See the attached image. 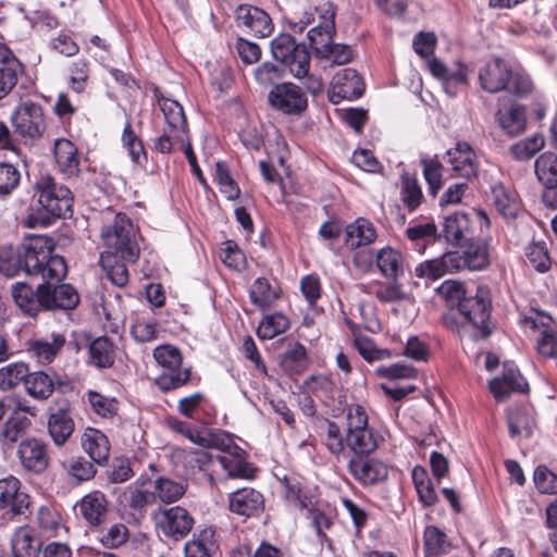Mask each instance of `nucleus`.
Masks as SVG:
<instances>
[{
    "mask_svg": "<svg viewBox=\"0 0 557 557\" xmlns=\"http://www.w3.org/2000/svg\"><path fill=\"white\" fill-rule=\"evenodd\" d=\"M54 244L48 236H29L21 246L0 247V272L14 277L24 271L27 275L42 280L60 281L65 277L67 267L63 257L53 253Z\"/></svg>",
    "mask_w": 557,
    "mask_h": 557,
    "instance_id": "1",
    "label": "nucleus"
},
{
    "mask_svg": "<svg viewBox=\"0 0 557 557\" xmlns=\"http://www.w3.org/2000/svg\"><path fill=\"white\" fill-rule=\"evenodd\" d=\"M38 193L39 209L29 214L27 225H50L57 218L72 215L74 197L69 187L55 183L50 175H42L34 185Z\"/></svg>",
    "mask_w": 557,
    "mask_h": 557,
    "instance_id": "2",
    "label": "nucleus"
},
{
    "mask_svg": "<svg viewBox=\"0 0 557 557\" xmlns=\"http://www.w3.org/2000/svg\"><path fill=\"white\" fill-rule=\"evenodd\" d=\"M271 52L275 60L284 64L297 79H305L308 92L318 95L323 90L320 77L310 74V53L304 44H297L288 34H280L271 41Z\"/></svg>",
    "mask_w": 557,
    "mask_h": 557,
    "instance_id": "3",
    "label": "nucleus"
},
{
    "mask_svg": "<svg viewBox=\"0 0 557 557\" xmlns=\"http://www.w3.org/2000/svg\"><path fill=\"white\" fill-rule=\"evenodd\" d=\"M335 8L330 1L306 9L295 21L290 28L295 33H302L308 28L307 37L311 48L324 40L333 39L335 35Z\"/></svg>",
    "mask_w": 557,
    "mask_h": 557,
    "instance_id": "4",
    "label": "nucleus"
},
{
    "mask_svg": "<svg viewBox=\"0 0 557 557\" xmlns=\"http://www.w3.org/2000/svg\"><path fill=\"white\" fill-rule=\"evenodd\" d=\"M135 233L132 220L126 214L117 213L114 220L101 230V238L106 246L101 253L119 255L125 261L135 262L139 253Z\"/></svg>",
    "mask_w": 557,
    "mask_h": 557,
    "instance_id": "5",
    "label": "nucleus"
},
{
    "mask_svg": "<svg viewBox=\"0 0 557 557\" xmlns=\"http://www.w3.org/2000/svg\"><path fill=\"white\" fill-rule=\"evenodd\" d=\"M345 442L351 457L369 456L379 446L377 436L369 426L364 408L358 404L349 405L346 413Z\"/></svg>",
    "mask_w": 557,
    "mask_h": 557,
    "instance_id": "6",
    "label": "nucleus"
},
{
    "mask_svg": "<svg viewBox=\"0 0 557 557\" xmlns=\"http://www.w3.org/2000/svg\"><path fill=\"white\" fill-rule=\"evenodd\" d=\"M481 87L495 94L508 90L516 96H523L531 91L530 79L520 74H513L511 69L500 59L488 62L479 74Z\"/></svg>",
    "mask_w": 557,
    "mask_h": 557,
    "instance_id": "7",
    "label": "nucleus"
},
{
    "mask_svg": "<svg viewBox=\"0 0 557 557\" xmlns=\"http://www.w3.org/2000/svg\"><path fill=\"white\" fill-rule=\"evenodd\" d=\"M153 358L163 371L156 379L157 386L163 392L180 388L190 380V370L182 367L181 351L172 345L154 348Z\"/></svg>",
    "mask_w": 557,
    "mask_h": 557,
    "instance_id": "8",
    "label": "nucleus"
},
{
    "mask_svg": "<svg viewBox=\"0 0 557 557\" xmlns=\"http://www.w3.org/2000/svg\"><path fill=\"white\" fill-rule=\"evenodd\" d=\"M459 313L471 327L475 337L486 338L492 330L488 326L491 315V294L486 286H476L475 292H470L463 301L459 304Z\"/></svg>",
    "mask_w": 557,
    "mask_h": 557,
    "instance_id": "9",
    "label": "nucleus"
},
{
    "mask_svg": "<svg viewBox=\"0 0 557 557\" xmlns=\"http://www.w3.org/2000/svg\"><path fill=\"white\" fill-rule=\"evenodd\" d=\"M153 519L162 534L174 541L186 537L195 523L191 515L181 506L160 508L153 513Z\"/></svg>",
    "mask_w": 557,
    "mask_h": 557,
    "instance_id": "10",
    "label": "nucleus"
},
{
    "mask_svg": "<svg viewBox=\"0 0 557 557\" xmlns=\"http://www.w3.org/2000/svg\"><path fill=\"white\" fill-rule=\"evenodd\" d=\"M15 132L25 139L41 137L46 129L42 109L32 101L22 102L12 115Z\"/></svg>",
    "mask_w": 557,
    "mask_h": 557,
    "instance_id": "11",
    "label": "nucleus"
},
{
    "mask_svg": "<svg viewBox=\"0 0 557 557\" xmlns=\"http://www.w3.org/2000/svg\"><path fill=\"white\" fill-rule=\"evenodd\" d=\"M63 280H44L40 296L45 310H71L77 306V292L70 284H60Z\"/></svg>",
    "mask_w": 557,
    "mask_h": 557,
    "instance_id": "12",
    "label": "nucleus"
},
{
    "mask_svg": "<svg viewBox=\"0 0 557 557\" xmlns=\"http://www.w3.org/2000/svg\"><path fill=\"white\" fill-rule=\"evenodd\" d=\"M364 91V84L352 69H344L338 71L329 89V99L332 103L338 104L343 100H355L359 98Z\"/></svg>",
    "mask_w": 557,
    "mask_h": 557,
    "instance_id": "13",
    "label": "nucleus"
},
{
    "mask_svg": "<svg viewBox=\"0 0 557 557\" xmlns=\"http://www.w3.org/2000/svg\"><path fill=\"white\" fill-rule=\"evenodd\" d=\"M447 163L455 176L471 181L478 177L479 160L473 148L467 141H458L446 152Z\"/></svg>",
    "mask_w": 557,
    "mask_h": 557,
    "instance_id": "14",
    "label": "nucleus"
},
{
    "mask_svg": "<svg viewBox=\"0 0 557 557\" xmlns=\"http://www.w3.org/2000/svg\"><path fill=\"white\" fill-rule=\"evenodd\" d=\"M270 103L286 114H299L307 108V98L293 83L276 85L269 94Z\"/></svg>",
    "mask_w": 557,
    "mask_h": 557,
    "instance_id": "15",
    "label": "nucleus"
},
{
    "mask_svg": "<svg viewBox=\"0 0 557 557\" xmlns=\"http://www.w3.org/2000/svg\"><path fill=\"white\" fill-rule=\"evenodd\" d=\"M527 325L539 332L537 352L543 357L557 359V332L553 319L543 313H536L525 320Z\"/></svg>",
    "mask_w": 557,
    "mask_h": 557,
    "instance_id": "16",
    "label": "nucleus"
},
{
    "mask_svg": "<svg viewBox=\"0 0 557 557\" xmlns=\"http://www.w3.org/2000/svg\"><path fill=\"white\" fill-rule=\"evenodd\" d=\"M348 470L354 479L363 485L376 484L384 481L388 475V470L384 462L374 458H368V456L350 457Z\"/></svg>",
    "mask_w": 557,
    "mask_h": 557,
    "instance_id": "17",
    "label": "nucleus"
},
{
    "mask_svg": "<svg viewBox=\"0 0 557 557\" xmlns=\"http://www.w3.org/2000/svg\"><path fill=\"white\" fill-rule=\"evenodd\" d=\"M30 505L28 494L21 491V482L14 476L0 480V509L13 516L25 515Z\"/></svg>",
    "mask_w": 557,
    "mask_h": 557,
    "instance_id": "18",
    "label": "nucleus"
},
{
    "mask_svg": "<svg viewBox=\"0 0 557 557\" xmlns=\"http://www.w3.org/2000/svg\"><path fill=\"white\" fill-rule=\"evenodd\" d=\"M47 426L54 445L63 446L72 436L75 428L70 406L64 404L55 409L50 408Z\"/></svg>",
    "mask_w": 557,
    "mask_h": 557,
    "instance_id": "19",
    "label": "nucleus"
},
{
    "mask_svg": "<svg viewBox=\"0 0 557 557\" xmlns=\"http://www.w3.org/2000/svg\"><path fill=\"white\" fill-rule=\"evenodd\" d=\"M230 510L244 517H253L262 512L264 499L260 492L244 487L230 494Z\"/></svg>",
    "mask_w": 557,
    "mask_h": 557,
    "instance_id": "20",
    "label": "nucleus"
},
{
    "mask_svg": "<svg viewBox=\"0 0 557 557\" xmlns=\"http://www.w3.org/2000/svg\"><path fill=\"white\" fill-rule=\"evenodd\" d=\"M69 382L60 379L58 375H49L44 371H36L29 373L27 371V375L24 380V386L27 393L36 399H48L54 387H59L62 391L69 387Z\"/></svg>",
    "mask_w": 557,
    "mask_h": 557,
    "instance_id": "21",
    "label": "nucleus"
},
{
    "mask_svg": "<svg viewBox=\"0 0 557 557\" xmlns=\"http://www.w3.org/2000/svg\"><path fill=\"white\" fill-rule=\"evenodd\" d=\"M17 455L22 466L34 472H42L49 465L47 446L36 438H27L20 443Z\"/></svg>",
    "mask_w": 557,
    "mask_h": 557,
    "instance_id": "22",
    "label": "nucleus"
},
{
    "mask_svg": "<svg viewBox=\"0 0 557 557\" xmlns=\"http://www.w3.org/2000/svg\"><path fill=\"white\" fill-rule=\"evenodd\" d=\"M237 22L255 36L263 38L273 30L271 17L263 10L252 5H240L237 9Z\"/></svg>",
    "mask_w": 557,
    "mask_h": 557,
    "instance_id": "23",
    "label": "nucleus"
},
{
    "mask_svg": "<svg viewBox=\"0 0 557 557\" xmlns=\"http://www.w3.org/2000/svg\"><path fill=\"white\" fill-rule=\"evenodd\" d=\"M65 345V336L52 333L50 336L34 338L27 343V352L40 364L51 363Z\"/></svg>",
    "mask_w": 557,
    "mask_h": 557,
    "instance_id": "24",
    "label": "nucleus"
},
{
    "mask_svg": "<svg viewBox=\"0 0 557 557\" xmlns=\"http://www.w3.org/2000/svg\"><path fill=\"white\" fill-rule=\"evenodd\" d=\"M490 389L497 401H503L512 392H527L528 383L518 369L505 364L503 375L490 382Z\"/></svg>",
    "mask_w": 557,
    "mask_h": 557,
    "instance_id": "25",
    "label": "nucleus"
},
{
    "mask_svg": "<svg viewBox=\"0 0 557 557\" xmlns=\"http://www.w3.org/2000/svg\"><path fill=\"white\" fill-rule=\"evenodd\" d=\"M79 513L91 527H98L106 521L109 503L106 495L100 491H92L86 494L77 503Z\"/></svg>",
    "mask_w": 557,
    "mask_h": 557,
    "instance_id": "26",
    "label": "nucleus"
},
{
    "mask_svg": "<svg viewBox=\"0 0 557 557\" xmlns=\"http://www.w3.org/2000/svg\"><path fill=\"white\" fill-rule=\"evenodd\" d=\"M168 129L173 132V138L182 145L187 141V120L181 103L175 100L163 98L159 101Z\"/></svg>",
    "mask_w": 557,
    "mask_h": 557,
    "instance_id": "27",
    "label": "nucleus"
},
{
    "mask_svg": "<svg viewBox=\"0 0 557 557\" xmlns=\"http://www.w3.org/2000/svg\"><path fill=\"white\" fill-rule=\"evenodd\" d=\"M11 547L14 557H38L41 541L34 528L22 525L14 530L11 537Z\"/></svg>",
    "mask_w": 557,
    "mask_h": 557,
    "instance_id": "28",
    "label": "nucleus"
},
{
    "mask_svg": "<svg viewBox=\"0 0 557 557\" xmlns=\"http://www.w3.org/2000/svg\"><path fill=\"white\" fill-rule=\"evenodd\" d=\"M54 160L58 169L67 177L79 173V158L76 146L69 139L58 138L53 147Z\"/></svg>",
    "mask_w": 557,
    "mask_h": 557,
    "instance_id": "29",
    "label": "nucleus"
},
{
    "mask_svg": "<svg viewBox=\"0 0 557 557\" xmlns=\"http://www.w3.org/2000/svg\"><path fill=\"white\" fill-rule=\"evenodd\" d=\"M81 445L95 463L103 465L108 460L110 443L101 431L87 428L81 437Z\"/></svg>",
    "mask_w": 557,
    "mask_h": 557,
    "instance_id": "30",
    "label": "nucleus"
},
{
    "mask_svg": "<svg viewBox=\"0 0 557 557\" xmlns=\"http://www.w3.org/2000/svg\"><path fill=\"white\" fill-rule=\"evenodd\" d=\"M375 265L384 277L399 278L405 272V258L397 249L386 246L376 251Z\"/></svg>",
    "mask_w": 557,
    "mask_h": 557,
    "instance_id": "31",
    "label": "nucleus"
},
{
    "mask_svg": "<svg viewBox=\"0 0 557 557\" xmlns=\"http://www.w3.org/2000/svg\"><path fill=\"white\" fill-rule=\"evenodd\" d=\"M41 292L42 284L37 287L36 292L28 284L22 282H17L12 286V297L15 304L30 317H36L44 309Z\"/></svg>",
    "mask_w": 557,
    "mask_h": 557,
    "instance_id": "32",
    "label": "nucleus"
},
{
    "mask_svg": "<svg viewBox=\"0 0 557 557\" xmlns=\"http://www.w3.org/2000/svg\"><path fill=\"white\" fill-rule=\"evenodd\" d=\"M346 244L350 248H359L375 242L377 234L374 225L367 219L359 218L347 225Z\"/></svg>",
    "mask_w": 557,
    "mask_h": 557,
    "instance_id": "33",
    "label": "nucleus"
},
{
    "mask_svg": "<svg viewBox=\"0 0 557 557\" xmlns=\"http://www.w3.org/2000/svg\"><path fill=\"white\" fill-rule=\"evenodd\" d=\"M496 117L502 129L510 136L521 134L527 125L525 110L517 104L508 109L499 108Z\"/></svg>",
    "mask_w": 557,
    "mask_h": 557,
    "instance_id": "34",
    "label": "nucleus"
},
{
    "mask_svg": "<svg viewBox=\"0 0 557 557\" xmlns=\"http://www.w3.org/2000/svg\"><path fill=\"white\" fill-rule=\"evenodd\" d=\"M321 431V440L326 449L337 459H346L348 450L341 428L334 421L326 420Z\"/></svg>",
    "mask_w": 557,
    "mask_h": 557,
    "instance_id": "35",
    "label": "nucleus"
},
{
    "mask_svg": "<svg viewBox=\"0 0 557 557\" xmlns=\"http://www.w3.org/2000/svg\"><path fill=\"white\" fill-rule=\"evenodd\" d=\"M117 499L121 505L141 512L147 506L156 503V494L138 485H129Z\"/></svg>",
    "mask_w": 557,
    "mask_h": 557,
    "instance_id": "36",
    "label": "nucleus"
},
{
    "mask_svg": "<svg viewBox=\"0 0 557 557\" xmlns=\"http://www.w3.org/2000/svg\"><path fill=\"white\" fill-rule=\"evenodd\" d=\"M219 459L231 478H252V469L246 462L245 450L240 447H233L231 453Z\"/></svg>",
    "mask_w": 557,
    "mask_h": 557,
    "instance_id": "37",
    "label": "nucleus"
},
{
    "mask_svg": "<svg viewBox=\"0 0 557 557\" xmlns=\"http://www.w3.org/2000/svg\"><path fill=\"white\" fill-rule=\"evenodd\" d=\"M312 49L318 58L331 60L336 65H343L352 60L351 48L347 45L334 44L333 39L324 40Z\"/></svg>",
    "mask_w": 557,
    "mask_h": 557,
    "instance_id": "38",
    "label": "nucleus"
},
{
    "mask_svg": "<svg viewBox=\"0 0 557 557\" xmlns=\"http://www.w3.org/2000/svg\"><path fill=\"white\" fill-rule=\"evenodd\" d=\"M470 231V222L466 213L449 214L444 221V236L448 243L458 245L466 239Z\"/></svg>",
    "mask_w": 557,
    "mask_h": 557,
    "instance_id": "39",
    "label": "nucleus"
},
{
    "mask_svg": "<svg viewBox=\"0 0 557 557\" xmlns=\"http://www.w3.org/2000/svg\"><path fill=\"white\" fill-rule=\"evenodd\" d=\"M213 536L214 531L210 528L195 534L184 546L185 557H212Z\"/></svg>",
    "mask_w": 557,
    "mask_h": 557,
    "instance_id": "40",
    "label": "nucleus"
},
{
    "mask_svg": "<svg viewBox=\"0 0 557 557\" xmlns=\"http://www.w3.org/2000/svg\"><path fill=\"white\" fill-rule=\"evenodd\" d=\"M495 207L504 218H516L519 212V201L513 191L503 184H497L492 189Z\"/></svg>",
    "mask_w": 557,
    "mask_h": 557,
    "instance_id": "41",
    "label": "nucleus"
},
{
    "mask_svg": "<svg viewBox=\"0 0 557 557\" xmlns=\"http://www.w3.org/2000/svg\"><path fill=\"white\" fill-rule=\"evenodd\" d=\"M425 557L446 554L450 549V542L447 535L434 525L425 528L423 533Z\"/></svg>",
    "mask_w": 557,
    "mask_h": 557,
    "instance_id": "42",
    "label": "nucleus"
},
{
    "mask_svg": "<svg viewBox=\"0 0 557 557\" xmlns=\"http://www.w3.org/2000/svg\"><path fill=\"white\" fill-rule=\"evenodd\" d=\"M535 174L545 187L557 186V156L553 152L541 154L535 161Z\"/></svg>",
    "mask_w": 557,
    "mask_h": 557,
    "instance_id": "43",
    "label": "nucleus"
},
{
    "mask_svg": "<svg viewBox=\"0 0 557 557\" xmlns=\"http://www.w3.org/2000/svg\"><path fill=\"white\" fill-rule=\"evenodd\" d=\"M119 255L101 253L100 263L107 272L108 278L117 287L128 282V271L123 262L117 261Z\"/></svg>",
    "mask_w": 557,
    "mask_h": 557,
    "instance_id": "44",
    "label": "nucleus"
},
{
    "mask_svg": "<svg viewBox=\"0 0 557 557\" xmlns=\"http://www.w3.org/2000/svg\"><path fill=\"white\" fill-rule=\"evenodd\" d=\"M289 327V320L283 313L265 315L260 322L257 334L261 339H272Z\"/></svg>",
    "mask_w": 557,
    "mask_h": 557,
    "instance_id": "45",
    "label": "nucleus"
},
{
    "mask_svg": "<svg viewBox=\"0 0 557 557\" xmlns=\"http://www.w3.org/2000/svg\"><path fill=\"white\" fill-rule=\"evenodd\" d=\"M400 196L404 205L410 210H416L422 202L423 194L418 180L409 173L401 175Z\"/></svg>",
    "mask_w": 557,
    "mask_h": 557,
    "instance_id": "46",
    "label": "nucleus"
},
{
    "mask_svg": "<svg viewBox=\"0 0 557 557\" xmlns=\"http://www.w3.org/2000/svg\"><path fill=\"white\" fill-rule=\"evenodd\" d=\"M156 500L170 504L178 500L185 493V485L168 478H159L153 482Z\"/></svg>",
    "mask_w": 557,
    "mask_h": 557,
    "instance_id": "47",
    "label": "nucleus"
},
{
    "mask_svg": "<svg viewBox=\"0 0 557 557\" xmlns=\"http://www.w3.org/2000/svg\"><path fill=\"white\" fill-rule=\"evenodd\" d=\"M373 293L379 301L385 304L407 301L410 298L398 278L385 283L377 282L376 289Z\"/></svg>",
    "mask_w": 557,
    "mask_h": 557,
    "instance_id": "48",
    "label": "nucleus"
},
{
    "mask_svg": "<svg viewBox=\"0 0 557 557\" xmlns=\"http://www.w3.org/2000/svg\"><path fill=\"white\" fill-rule=\"evenodd\" d=\"M28 425L29 420L25 414L21 413L20 411H13L11 417L2 425L0 432V442H16Z\"/></svg>",
    "mask_w": 557,
    "mask_h": 557,
    "instance_id": "49",
    "label": "nucleus"
},
{
    "mask_svg": "<svg viewBox=\"0 0 557 557\" xmlns=\"http://www.w3.org/2000/svg\"><path fill=\"white\" fill-rule=\"evenodd\" d=\"M277 297V289L272 287L267 278L259 277L253 282L250 289V299L253 305L263 309L269 307Z\"/></svg>",
    "mask_w": 557,
    "mask_h": 557,
    "instance_id": "50",
    "label": "nucleus"
},
{
    "mask_svg": "<svg viewBox=\"0 0 557 557\" xmlns=\"http://www.w3.org/2000/svg\"><path fill=\"white\" fill-rule=\"evenodd\" d=\"M90 354L94 363L99 368H109L114 362L112 344L107 337H98L90 345Z\"/></svg>",
    "mask_w": 557,
    "mask_h": 557,
    "instance_id": "51",
    "label": "nucleus"
},
{
    "mask_svg": "<svg viewBox=\"0 0 557 557\" xmlns=\"http://www.w3.org/2000/svg\"><path fill=\"white\" fill-rule=\"evenodd\" d=\"M412 478L420 500L425 506L435 505L437 502V495L434 491L431 480L425 476L424 470L414 468Z\"/></svg>",
    "mask_w": 557,
    "mask_h": 557,
    "instance_id": "52",
    "label": "nucleus"
},
{
    "mask_svg": "<svg viewBox=\"0 0 557 557\" xmlns=\"http://www.w3.org/2000/svg\"><path fill=\"white\" fill-rule=\"evenodd\" d=\"M462 253L469 270H482L488 264V252L484 243H472Z\"/></svg>",
    "mask_w": 557,
    "mask_h": 557,
    "instance_id": "53",
    "label": "nucleus"
},
{
    "mask_svg": "<svg viewBox=\"0 0 557 557\" xmlns=\"http://www.w3.org/2000/svg\"><path fill=\"white\" fill-rule=\"evenodd\" d=\"M535 425V420L531 411L518 410L508 418L509 434L516 437L522 433L530 435Z\"/></svg>",
    "mask_w": 557,
    "mask_h": 557,
    "instance_id": "54",
    "label": "nucleus"
},
{
    "mask_svg": "<svg viewBox=\"0 0 557 557\" xmlns=\"http://www.w3.org/2000/svg\"><path fill=\"white\" fill-rule=\"evenodd\" d=\"M545 140L542 135H533L511 146L510 150L518 160H529L544 147Z\"/></svg>",
    "mask_w": 557,
    "mask_h": 557,
    "instance_id": "55",
    "label": "nucleus"
},
{
    "mask_svg": "<svg viewBox=\"0 0 557 557\" xmlns=\"http://www.w3.org/2000/svg\"><path fill=\"white\" fill-rule=\"evenodd\" d=\"M25 363H11L0 369V388L9 389L24 382L27 375Z\"/></svg>",
    "mask_w": 557,
    "mask_h": 557,
    "instance_id": "56",
    "label": "nucleus"
},
{
    "mask_svg": "<svg viewBox=\"0 0 557 557\" xmlns=\"http://www.w3.org/2000/svg\"><path fill=\"white\" fill-rule=\"evenodd\" d=\"M437 293L450 306H457V308H459V304L465 300L470 290L458 281L447 280L438 286Z\"/></svg>",
    "mask_w": 557,
    "mask_h": 557,
    "instance_id": "57",
    "label": "nucleus"
},
{
    "mask_svg": "<svg viewBox=\"0 0 557 557\" xmlns=\"http://www.w3.org/2000/svg\"><path fill=\"white\" fill-rule=\"evenodd\" d=\"M88 401L94 411L102 418H112L117 412V404L114 398L107 397L98 392L87 393Z\"/></svg>",
    "mask_w": 557,
    "mask_h": 557,
    "instance_id": "58",
    "label": "nucleus"
},
{
    "mask_svg": "<svg viewBox=\"0 0 557 557\" xmlns=\"http://www.w3.org/2000/svg\"><path fill=\"white\" fill-rule=\"evenodd\" d=\"M215 181L219 184L220 191L225 195L228 200H234L239 196V188L231 177L228 169L222 162L215 164Z\"/></svg>",
    "mask_w": 557,
    "mask_h": 557,
    "instance_id": "59",
    "label": "nucleus"
},
{
    "mask_svg": "<svg viewBox=\"0 0 557 557\" xmlns=\"http://www.w3.org/2000/svg\"><path fill=\"white\" fill-rule=\"evenodd\" d=\"M66 470L69 475H71L78 482H84L92 479L97 471L95 462L92 460H87L83 456L72 459Z\"/></svg>",
    "mask_w": 557,
    "mask_h": 557,
    "instance_id": "60",
    "label": "nucleus"
},
{
    "mask_svg": "<svg viewBox=\"0 0 557 557\" xmlns=\"http://www.w3.org/2000/svg\"><path fill=\"white\" fill-rule=\"evenodd\" d=\"M421 163L423 165V175L429 184L430 193L435 196L437 191L442 188V169L443 165L440 161L433 159H422Z\"/></svg>",
    "mask_w": 557,
    "mask_h": 557,
    "instance_id": "61",
    "label": "nucleus"
},
{
    "mask_svg": "<svg viewBox=\"0 0 557 557\" xmlns=\"http://www.w3.org/2000/svg\"><path fill=\"white\" fill-rule=\"evenodd\" d=\"M537 491L542 494H557V474L545 466H539L533 475Z\"/></svg>",
    "mask_w": 557,
    "mask_h": 557,
    "instance_id": "62",
    "label": "nucleus"
},
{
    "mask_svg": "<svg viewBox=\"0 0 557 557\" xmlns=\"http://www.w3.org/2000/svg\"><path fill=\"white\" fill-rule=\"evenodd\" d=\"M21 72L20 62L12 61L9 66H0V100L15 87Z\"/></svg>",
    "mask_w": 557,
    "mask_h": 557,
    "instance_id": "63",
    "label": "nucleus"
},
{
    "mask_svg": "<svg viewBox=\"0 0 557 557\" xmlns=\"http://www.w3.org/2000/svg\"><path fill=\"white\" fill-rule=\"evenodd\" d=\"M525 256L529 262L539 272H546L550 268V259L544 244L534 243L525 248Z\"/></svg>",
    "mask_w": 557,
    "mask_h": 557,
    "instance_id": "64",
    "label": "nucleus"
}]
</instances>
